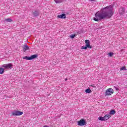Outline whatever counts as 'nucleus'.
<instances>
[{
	"instance_id": "7",
	"label": "nucleus",
	"mask_w": 127,
	"mask_h": 127,
	"mask_svg": "<svg viewBox=\"0 0 127 127\" xmlns=\"http://www.w3.org/2000/svg\"><path fill=\"white\" fill-rule=\"evenodd\" d=\"M85 43H86L85 45L86 46V47H88L89 49L92 48V46H91V45H90V40H85Z\"/></svg>"
},
{
	"instance_id": "24",
	"label": "nucleus",
	"mask_w": 127,
	"mask_h": 127,
	"mask_svg": "<svg viewBox=\"0 0 127 127\" xmlns=\"http://www.w3.org/2000/svg\"><path fill=\"white\" fill-rule=\"evenodd\" d=\"M90 87H94L95 88V84H92L90 85Z\"/></svg>"
},
{
	"instance_id": "2",
	"label": "nucleus",
	"mask_w": 127,
	"mask_h": 127,
	"mask_svg": "<svg viewBox=\"0 0 127 127\" xmlns=\"http://www.w3.org/2000/svg\"><path fill=\"white\" fill-rule=\"evenodd\" d=\"M23 115V112L17 110H14L11 112V116H21Z\"/></svg>"
},
{
	"instance_id": "10",
	"label": "nucleus",
	"mask_w": 127,
	"mask_h": 127,
	"mask_svg": "<svg viewBox=\"0 0 127 127\" xmlns=\"http://www.w3.org/2000/svg\"><path fill=\"white\" fill-rule=\"evenodd\" d=\"M58 17L59 18L65 19L66 18V14H62L61 15H58Z\"/></svg>"
},
{
	"instance_id": "15",
	"label": "nucleus",
	"mask_w": 127,
	"mask_h": 127,
	"mask_svg": "<svg viewBox=\"0 0 127 127\" xmlns=\"http://www.w3.org/2000/svg\"><path fill=\"white\" fill-rule=\"evenodd\" d=\"M4 72V69L0 67V74H3Z\"/></svg>"
},
{
	"instance_id": "18",
	"label": "nucleus",
	"mask_w": 127,
	"mask_h": 127,
	"mask_svg": "<svg viewBox=\"0 0 127 127\" xmlns=\"http://www.w3.org/2000/svg\"><path fill=\"white\" fill-rule=\"evenodd\" d=\"M5 21H7V22H11V21H12V20H11V19L10 18H7L5 19Z\"/></svg>"
},
{
	"instance_id": "8",
	"label": "nucleus",
	"mask_w": 127,
	"mask_h": 127,
	"mask_svg": "<svg viewBox=\"0 0 127 127\" xmlns=\"http://www.w3.org/2000/svg\"><path fill=\"white\" fill-rule=\"evenodd\" d=\"M125 11H126V10L125 9V8L123 7H121L119 9L120 14H124V13H125Z\"/></svg>"
},
{
	"instance_id": "14",
	"label": "nucleus",
	"mask_w": 127,
	"mask_h": 127,
	"mask_svg": "<svg viewBox=\"0 0 127 127\" xmlns=\"http://www.w3.org/2000/svg\"><path fill=\"white\" fill-rule=\"evenodd\" d=\"M127 71V67L126 66H123L120 68V71Z\"/></svg>"
},
{
	"instance_id": "20",
	"label": "nucleus",
	"mask_w": 127,
	"mask_h": 127,
	"mask_svg": "<svg viewBox=\"0 0 127 127\" xmlns=\"http://www.w3.org/2000/svg\"><path fill=\"white\" fill-rule=\"evenodd\" d=\"M88 49V47H87L86 45H85V46H82L81 47V49H85V50H86V49Z\"/></svg>"
},
{
	"instance_id": "11",
	"label": "nucleus",
	"mask_w": 127,
	"mask_h": 127,
	"mask_svg": "<svg viewBox=\"0 0 127 127\" xmlns=\"http://www.w3.org/2000/svg\"><path fill=\"white\" fill-rule=\"evenodd\" d=\"M23 51L24 52H25V51L28 50L29 49V47H28V46L27 45H24L23 47Z\"/></svg>"
},
{
	"instance_id": "26",
	"label": "nucleus",
	"mask_w": 127,
	"mask_h": 127,
	"mask_svg": "<svg viewBox=\"0 0 127 127\" xmlns=\"http://www.w3.org/2000/svg\"><path fill=\"white\" fill-rule=\"evenodd\" d=\"M67 80H68V79H67V78L65 79V81H67Z\"/></svg>"
},
{
	"instance_id": "19",
	"label": "nucleus",
	"mask_w": 127,
	"mask_h": 127,
	"mask_svg": "<svg viewBox=\"0 0 127 127\" xmlns=\"http://www.w3.org/2000/svg\"><path fill=\"white\" fill-rule=\"evenodd\" d=\"M56 3H60L62 2L61 0H54Z\"/></svg>"
},
{
	"instance_id": "5",
	"label": "nucleus",
	"mask_w": 127,
	"mask_h": 127,
	"mask_svg": "<svg viewBox=\"0 0 127 127\" xmlns=\"http://www.w3.org/2000/svg\"><path fill=\"white\" fill-rule=\"evenodd\" d=\"M77 125L80 127L86 126V121L84 119H81L79 121H78Z\"/></svg>"
},
{
	"instance_id": "23",
	"label": "nucleus",
	"mask_w": 127,
	"mask_h": 127,
	"mask_svg": "<svg viewBox=\"0 0 127 127\" xmlns=\"http://www.w3.org/2000/svg\"><path fill=\"white\" fill-rule=\"evenodd\" d=\"M114 88H115V89H116V91H119V88H118V87H117L116 86H115Z\"/></svg>"
},
{
	"instance_id": "25",
	"label": "nucleus",
	"mask_w": 127,
	"mask_h": 127,
	"mask_svg": "<svg viewBox=\"0 0 127 127\" xmlns=\"http://www.w3.org/2000/svg\"><path fill=\"white\" fill-rule=\"evenodd\" d=\"M90 0V1H95V0Z\"/></svg>"
},
{
	"instance_id": "9",
	"label": "nucleus",
	"mask_w": 127,
	"mask_h": 127,
	"mask_svg": "<svg viewBox=\"0 0 127 127\" xmlns=\"http://www.w3.org/2000/svg\"><path fill=\"white\" fill-rule=\"evenodd\" d=\"M33 15L34 16H37V15H39V12L36 10H34L32 12Z\"/></svg>"
},
{
	"instance_id": "1",
	"label": "nucleus",
	"mask_w": 127,
	"mask_h": 127,
	"mask_svg": "<svg viewBox=\"0 0 127 127\" xmlns=\"http://www.w3.org/2000/svg\"><path fill=\"white\" fill-rule=\"evenodd\" d=\"M113 14L114 11H113L112 6H107L97 12L95 13V17L93 18V20L95 21H100V20H102V19L110 18Z\"/></svg>"
},
{
	"instance_id": "6",
	"label": "nucleus",
	"mask_w": 127,
	"mask_h": 127,
	"mask_svg": "<svg viewBox=\"0 0 127 127\" xmlns=\"http://www.w3.org/2000/svg\"><path fill=\"white\" fill-rule=\"evenodd\" d=\"M2 67L5 69H11L12 68V64H4L2 65Z\"/></svg>"
},
{
	"instance_id": "16",
	"label": "nucleus",
	"mask_w": 127,
	"mask_h": 127,
	"mask_svg": "<svg viewBox=\"0 0 127 127\" xmlns=\"http://www.w3.org/2000/svg\"><path fill=\"white\" fill-rule=\"evenodd\" d=\"M85 92L86 93H87V94H90L91 93V89L90 88L88 89H86L85 90Z\"/></svg>"
},
{
	"instance_id": "12",
	"label": "nucleus",
	"mask_w": 127,
	"mask_h": 127,
	"mask_svg": "<svg viewBox=\"0 0 127 127\" xmlns=\"http://www.w3.org/2000/svg\"><path fill=\"white\" fill-rule=\"evenodd\" d=\"M110 118H111V115H110V114L106 115L104 116V120H105V121H108V120H109V119H110Z\"/></svg>"
},
{
	"instance_id": "13",
	"label": "nucleus",
	"mask_w": 127,
	"mask_h": 127,
	"mask_svg": "<svg viewBox=\"0 0 127 127\" xmlns=\"http://www.w3.org/2000/svg\"><path fill=\"white\" fill-rule=\"evenodd\" d=\"M115 114H116V111L112 110L110 111V115H115Z\"/></svg>"
},
{
	"instance_id": "21",
	"label": "nucleus",
	"mask_w": 127,
	"mask_h": 127,
	"mask_svg": "<svg viewBox=\"0 0 127 127\" xmlns=\"http://www.w3.org/2000/svg\"><path fill=\"white\" fill-rule=\"evenodd\" d=\"M108 55H109V57H112L113 56V55H114V53H109L108 54Z\"/></svg>"
},
{
	"instance_id": "22",
	"label": "nucleus",
	"mask_w": 127,
	"mask_h": 127,
	"mask_svg": "<svg viewBox=\"0 0 127 127\" xmlns=\"http://www.w3.org/2000/svg\"><path fill=\"white\" fill-rule=\"evenodd\" d=\"M75 36H76V35H70V38H74V37H75Z\"/></svg>"
},
{
	"instance_id": "17",
	"label": "nucleus",
	"mask_w": 127,
	"mask_h": 127,
	"mask_svg": "<svg viewBox=\"0 0 127 127\" xmlns=\"http://www.w3.org/2000/svg\"><path fill=\"white\" fill-rule=\"evenodd\" d=\"M98 120H99V121H105V117H99L98 118Z\"/></svg>"
},
{
	"instance_id": "4",
	"label": "nucleus",
	"mask_w": 127,
	"mask_h": 127,
	"mask_svg": "<svg viewBox=\"0 0 127 127\" xmlns=\"http://www.w3.org/2000/svg\"><path fill=\"white\" fill-rule=\"evenodd\" d=\"M113 94H114V89L113 88H109L106 91V96H111Z\"/></svg>"
},
{
	"instance_id": "3",
	"label": "nucleus",
	"mask_w": 127,
	"mask_h": 127,
	"mask_svg": "<svg viewBox=\"0 0 127 127\" xmlns=\"http://www.w3.org/2000/svg\"><path fill=\"white\" fill-rule=\"evenodd\" d=\"M37 58V55H32L30 57L25 56L23 58V59H25L26 60H32L33 59H35Z\"/></svg>"
}]
</instances>
